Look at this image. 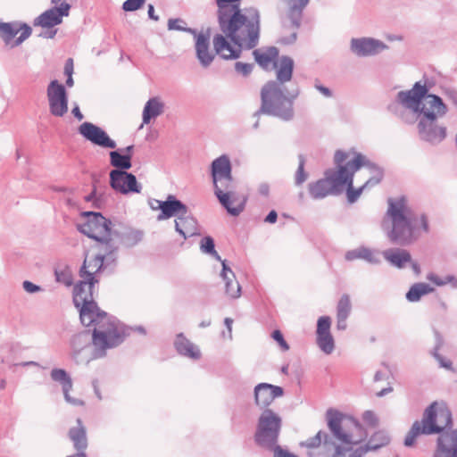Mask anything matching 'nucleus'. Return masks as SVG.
<instances>
[{"label":"nucleus","mask_w":457,"mask_h":457,"mask_svg":"<svg viewBox=\"0 0 457 457\" xmlns=\"http://www.w3.org/2000/svg\"><path fill=\"white\" fill-rule=\"evenodd\" d=\"M57 280L62 282L66 286H71L72 283L71 276L65 272H56Z\"/></svg>","instance_id":"51"},{"label":"nucleus","mask_w":457,"mask_h":457,"mask_svg":"<svg viewBox=\"0 0 457 457\" xmlns=\"http://www.w3.org/2000/svg\"><path fill=\"white\" fill-rule=\"evenodd\" d=\"M51 378L54 381H58L62 384V391L64 394V397L67 402L76 404V405H82L83 402L76 399H72L69 395V391L72 388V383L71 378L68 377L66 371L62 369H54L51 372Z\"/></svg>","instance_id":"32"},{"label":"nucleus","mask_w":457,"mask_h":457,"mask_svg":"<svg viewBox=\"0 0 457 457\" xmlns=\"http://www.w3.org/2000/svg\"><path fill=\"white\" fill-rule=\"evenodd\" d=\"M283 389L280 386L267 383L258 384L254 387V400L257 406L268 407L277 397L283 395Z\"/></svg>","instance_id":"26"},{"label":"nucleus","mask_w":457,"mask_h":457,"mask_svg":"<svg viewBox=\"0 0 457 457\" xmlns=\"http://www.w3.org/2000/svg\"><path fill=\"white\" fill-rule=\"evenodd\" d=\"M363 258V259H366L368 261H371L372 260V253L367 249H361L357 252H352V253H348L347 255H346V258L348 260H353L354 258Z\"/></svg>","instance_id":"46"},{"label":"nucleus","mask_w":457,"mask_h":457,"mask_svg":"<svg viewBox=\"0 0 457 457\" xmlns=\"http://www.w3.org/2000/svg\"><path fill=\"white\" fill-rule=\"evenodd\" d=\"M195 53L200 63L207 67L214 59V54L210 50L209 37L204 34H198L195 38Z\"/></svg>","instance_id":"30"},{"label":"nucleus","mask_w":457,"mask_h":457,"mask_svg":"<svg viewBox=\"0 0 457 457\" xmlns=\"http://www.w3.org/2000/svg\"><path fill=\"white\" fill-rule=\"evenodd\" d=\"M66 84L69 86V87H71L73 85V79H72V76L71 77H68V79L66 81Z\"/></svg>","instance_id":"64"},{"label":"nucleus","mask_w":457,"mask_h":457,"mask_svg":"<svg viewBox=\"0 0 457 457\" xmlns=\"http://www.w3.org/2000/svg\"><path fill=\"white\" fill-rule=\"evenodd\" d=\"M201 250L204 253H207L209 254H212L213 257H215L219 261H222L220 259V256L218 254V253L214 249V241L210 237H205L201 241Z\"/></svg>","instance_id":"43"},{"label":"nucleus","mask_w":457,"mask_h":457,"mask_svg":"<svg viewBox=\"0 0 457 457\" xmlns=\"http://www.w3.org/2000/svg\"><path fill=\"white\" fill-rule=\"evenodd\" d=\"M175 345L178 352L185 356L198 359L201 355L198 348L182 336L177 337Z\"/></svg>","instance_id":"38"},{"label":"nucleus","mask_w":457,"mask_h":457,"mask_svg":"<svg viewBox=\"0 0 457 457\" xmlns=\"http://www.w3.org/2000/svg\"><path fill=\"white\" fill-rule=\"evenodd\" d=\"M64 73L68 77H71L73 73V60L71 58H69L65 63L64 66Z\"/></svg>","instance_id":"54"},{"label":"nucleus","mask_w":457,"mask_h":457,"mask_svg":"<svg viewBox=\"0 0 457 457\" xmlns=\"http://www.w3.org/2000/svg\"><path fill=\"white\" fill-rule=\"evenodd\" d=\"M437 119L428 120H419L417 124L418 132L421 139L431 144L442 142L446 137V128L438 125Z\"/></svg>","instance_id":"20"},{"label":"nucleus","mask_w":457,"mask_h":457,"mask_svg":"<svg viewBox=\"0 0 457 457\" xmlns=\"http://www.w3.org/2000/svg\"><path fill=\"white\" fill-rule=\"evenodd\" d=\"M451 425L452 413L447 405L444 402H434L425 410L422 420L413 423L404 445L411 446L418 436L438 434Z\"/></svg>","instance_id":"6"},{"label":"nucleus","mask_w":457,"mask_h":457,"mask_svg":"<svg viewBox=\"0 0 457 457\" xmlns=\"http://www.w3.org/2000/svg\"><path fill=\"white\" fill-rule=\"evenodd\" d=\"M153 209L161 211L157 219L159 220L170 219L173 216H180L187 213V208L173 195H169L166 201L154 200L151 204Z\"/></svg>","instance_id":"23"},{"label":"nucleus","mask_w":457,"mask_h":457,"mask_svg":"<svg viewBox=\"0 0 457 457\" xmlns=\"http://www.w3.org/2000/svg\"><path fill=\"white\" fill-rule=\"evenodd\" d=\"M176 230L183 236L184 238L192 237L197 233L196 220L187 214L180 215L175 220Z\"/></svg>","instance_id":"34"},{"label":"nucleus","mask_w":457,"mask_h":457,"mask_svg":"<svg viewBox=\"0 0 457 457\" xmlns=\"http://www.w3.org/2000/svg\"><path fill=\"white\" fill-rule=\"evenodd\" d=\"M214 194L229 214L237 216L244 211L246 197L237 191L235 183L215 190Z\"/></svg>","instance_id":"14"},{"label":"nucleus","mask_w":457,"mask_h":457,"mask_svg":"<svg viewBox=\"0 0 457 457\" xmlns=\"http://www.w3.org/2000/svg\"><path fill=\"white\" fill-rule=\"evenodd\" d=\"M281 418L272 410H265L258 420L255 441L261 446L273 449L277 445L281 428Z\"/></svg>","instance_id":"11"},{"label":"nucleus","mask_w":457,"mask_h":457,"mask_svg":"<svg viewBox=\"0 0 457 457\" xmlns=\"http://www.w3.org/2000/svg\"><path fill=\"white\" fill-rule=\"evenodd\" d=\"M278 218V214L275 211L270 212V213L265 218V221L269 223H275Z\"/></svg>","instance_id":"55"},{"label":"nucleus","mask_w":457,"mask_h":457,"mask_svg":"<svg viewBox=\"0 0 457 457\" xmlns=\"http://www.w3.org/2000/svg\"><path fill=\"white\" fill-rule=\"evenodd\" d=\"M448 97L451 102L457 106V92H450L448 93Z\"/></svg>","instance_id":"57"},{"label":"nucleus","mask_w":457,"mask_h":457,"mask_svg":"<svg viewBox=\"0 0 457 457\" xmlns=\"http://www.w3.org/2000/svg\"><path fill=\"white\" fill-rule=\"evenodd\" d=\"M399 102L417 113V120H428L443 117L447 107L442 99L436 95H428V88L420 82L415 83L412 89L398 93Z\"/></svg>","instance_id":"5"},{"label":"nucleus","mask_w":457,"mask_h":457,"mask_svg":"<svg viewBox=\"0 0 457 457\" xmlns=\"http://www.w3.org/2000/svg\"><path fill=\"white\" fill-rule=\"evenodd\" d=\"M92 322L87 327H93L92 345L94 347L91 359L105 356L106 351L120 345L127 337L125 327L101 311L90 317Z\"/></svg>","instance_id":"4"},{"label":"nucleus","mask_w":457,"mask_h":457,"mask_svg":"<svg viewBox=\"0 0 457 457\" xmlns=\"http://www.w3.org/2000/svg\"><path fill=\"white\" fill-rule=\"evenodd\" d=\"M23 288L28 293H35L39 290V287L29 281L23 282Z\"/></svg>","instance_id":"53"},{"label":"nucleus","mask_w":457,"mask_h":457,"mask_svg":"<svg viewBox=\"0 0 457 457\" xmlns=\"http://www.w3.org/2000/svg\"><path fill=\"white\" fill-rule=\"evenodd\" d=\"M221 277L225 281V292L230 298H238L241 295V287L236 279L234 272L227 266L226 261H221Z\"/></svg>","instance_id":"31"},{"label":"nucleus","mask_w":457,"mask_h":457,"mask_svg":"<svg viewBox=\"0 0 457 457\" xmlns=\"http://www.w3.org/2000/svg\"><path fill=\"white\" fill-rule=\"evenodd\" d=\"M316 88L322 94L324 95L325 96L327 97H329L331 96V92L330 90L326 87H323V86H316Z\"/></svg>","instance_id":"56"},{"label":"nucleus","mask_w":457,"mask_h":457,"mask_svg":"<svg viewBox=\"0 0 457 457\" xmlns=\"http://www.w3.org/2000/svg\"><path fill=\"white\" fill-rule=\"evenodd\" d=\"M110 183L115 191L121 194L139 193L141 189L136 177L125 170H112L110 173Z\"/></svg>","instance_id":"18"},{"label":"nucleus","mask_w":457,"mask_h":457,"mask_svg":"<svg viewBox=\"0 0 457 457\" xmlns=\"http://www.w3.org/2000/svg\"><path fill=\"white\" fill-rule=\"evenodd\" d=\"M290 8L291 15L300 14L302 10L307 5L309 0H287Z\"/></svg>","instance_id":"45"},{"label":"nucleus","mask_w":457,"mask_h":457,"mask_svg":"<svg viewBox=\"0 0 457 457\" xmlns=\"http://www.w3.org/2000/svg\"><path fill=\"white\" fill-rule=\"evenodd\" d=\"M392 390H393L392 387L385 388V389H382L381 391L378 392L377 395H378V396H383L386 393L391 392Z\"/></svg>","instance_id":"62"},{"label":"nucleus","mask_w":457,"mask_h":457,"mask_svg":"<svg viewBox=\"0 0 457 457\" xmlns=\"http://www.w3.org/2000/svg\"><path fill=\"white\" fill-rule=\"evenodd\" d=\"M275 69L277 79L281 83L287 82L292 78L294 61L288 56H282L278 61Z\"/></svg>","instance_id":"35"},{"label":"nucleus","mask_w":457,"mask_h":457,"mask_svg":"<svg viewBox=\"0 0 457 457\" xmlns=\"http://www.w3.org/2000/svg\"><path fill=\"white\" fill-rule=\"evenodd\" d=\"M68 437L71 442L75 452L68 454L66 457H88L87 453L88 447L87 428L80 419L77 420L76 427L69 429Z\"/></svg>","instance_id":"19"},{"label":"nucleus","mask_w":457,"mask_h":457,"mask_svg":"<svg viewBox=\"0 0 457 457\" xmlns=\"http://www.w3.org/2000/svg\"><path fill=\"white\" fill-rule=\"evenodd\" d=\"M383 254L386 261L398 268H403L405 263L411 262V255L405 250L389 249Z\"/></svg>","instance_id":"37"},{"label":"nucleus","mask_w":457,"mask_h":457,"mask_svg":"<svg viewBox=\"0 0 457 457\" xmlns=\"http://www.w3.org/2000/svg\"><path fill=\"white\" fill-rule=\"evenodd\" d=\"M232 324H233V320L232 319H230V318H226L225 319V325L228 328L229 333L231 332V329H232Z\"/></svg>","instance_id":"61"},{"label":"nucleus","mask_w":457,"mask_h":457,"mask_svg":"<svg viewBox=\"0 0 457 457\" xmlns=\"http://www.w3.org/2000/svg\"><path fill=\"white\" fill-rule=\"evenodd\" d=\"M154 6H153L152 4H149V6H148V14H149V16H150V18H152L153 20L157 21V20H158V17H157V16H154Z\"/></svg>","instance_id":"60"},{"label":"nucleus","mask_w":457,"mask_h":457,"mask_svg":"<svg viewBox=\"0 0 457 457\" xmlns=\"http://www.w3.org/2000/svg\"><path fill=\"white\" fill-rule=\"evenodd\" d=\"M183 23V21L180 19H170L168 21V28L169 29H176V30H182L184 28L180 25Z\"/></svg>","instance_id":"52"},{"label":"nucleus","mask_w":457,"mask_h":457,"mask_svg":"<svg viewBox=\"0 0 457 457\" xmlns=\"http://www.w3.org/2000/svg\"><path fill=\"white\" fill-rule=\"evenodd\" d=\"M331 319L328 316H321L317 321V345L326 354H330L335 348L334 338L330 333Z\"/></svg>","instance_id":"24"},{"label":"nucleus","mask_w":457,"mask_h":457,"mask_svg":"<svg viewBox=\"0 0 457 457\" xmlns=\"http://www.w3.org/2000/svg\"><path fill=\"white\" fill-rule=\"evenodd\" d=\"M82 216L85 218V221L78 225L79 230L96 240L98 245H104L109 253H114L117 250V245L113 240L112 222L100 212H85Z\"/></svg>","instance_id":"8"},{"label":"nucleus","mask_w":457,"mask_h":457,"mask_svg":"<svg viewBox=\"0 0 457 457\" xmlns=\"http://www.w3.org/2000/svg\"><path fill=\"white\" fill-rule=\"evenodd\" d=\"M412 268H413L414 271H415L417 274H419V273L420 272V267H419V265H418L417 263H413V264H412Z\"/></svg>","instance_id":"63"},{"label":"nucleus","mask_w":457,"mask_h":457,"mask_svg":"<svg viewBox=\"0 0 457 457\" xmlns=\"http://www.w3.org/2000/svg\"><path fill=\"white\" fill-rule=\"evenodd\" d=\"M112 253H109L108 249L104 247V245H97L87 253L79 271L80 278L87 279L90 284L98 283V277L104 266V260Z\"/></svg>","instance_id":"13"},{"label":"nucleus","mask_w":457,"mask_h":457,"mask_svg":"<svg viewBox=\"0 0 457 457\" xmlns=\"http://www.w3.org/2000/svg\"><path fill=\"white\" fill-rule=\"evenodd\" d=\"M31 28L26 23L0 22V37L11 47L21 44L31 35Z\"/></svg>","instance_id":"15"},{"label":"nucleus","mask_w":457,"mask_h":457,"mask_svg":"<svg viewBox=\"0 0 457 457\" xmlns=\"http://www.w3.org/2000/svg\"><path fill=\"white\" fill-rule=\"evenodd\" d=\"M334 162L336 169L326 170L323 179L309 185L310 195L314 199L346 189L349 203H354L365 187L381 181V170L359 152L338 150L335 153Z\"/></svg>","instance_id":"1"},{"label":"nucleus","mask_w":457,"mask_h":457,"mask_svg":"<svg viewBox=\"0 0 457 457\" xmlns=\"http://www.w3.org/2000/svg\"><path fill=\"white\" fill-rule=\"evenodd\" d=\"M328 425L337 439L352 451L364 437L361 426L352 417L339 411H328Z\"/></svg>","instance_id":"7"},{"label":"nucleus","mask_w":457,"mask_h":457,"mask_svg":"<svg viewBox=\"0 0 457 457\" xmlns=\"http://www.w3.org/2000/svg\"><path fill=\"white\" fill-rule=\"evenodd\" d=\"M427 279L436 287L451 285L453 287H457V277L453 275H447L442 278L433 272H430L427 275Z\"/></svg>","instance_id":"42"},{"label":"nucleus","mask_w":457,"mask_h":457,"mask_svg":"<svg viewBox=\"0 0 457 457\" xmlns=\"http://www.w3.org/2000/svg\"><path fill=\"white\" fill-rule=\"evenodd\" d=\"M235 69L238 73L246 76L252 71L253 64L238 62L235 64Z\"/></svg>","instance_id":"49"},{"label":"nucleus","mask_w":457,"mask_h":457,"mask_svg":"<svg viewBox=\"0 0 457 457\" xmlns=\"http://www.w3.org/2000/svg\"><path fill=\"white\" fill-rule=\"evenodd\" d=\"M433 291L434 288L426 283H416L406 294V298L410 302H417L422 295L432 293Z\"/></svg>","instance_id":"40"},{"label":"nucleus","mask_w":457,"mask_h":457,"mask_svg":"<svg viewBox=\"0 0 457 457\" xmlns=\"http://www.w3.org/2000/svg\"><path fill=\"white\" fill-rule=\"evenodd\" d=\"M50 112L53 115L62 117L68 111V99L64 87L53 80L47 88Z\"/></svg>","instance_id":"16"},{"label":"nucleus","mask_w":457,"mask_h":457,"mask_svg":"<svg viewBox=\"0 0 457 457\" xmlns=\"http://www.w3.org/2000/svg\"><path fill=\"white\" fill-rule=\"evenodd\" d=\"M255 62L265 71H273L279 60V51L275 46H264L253 52Z\"/></svg>","instance_id":"27"},{"label":"nucleus","mask_w":457,"mask_h":457,"mask_svg":"<svg viewBox=\"0 0 457 457\" xmlns=\"http://www.w3.org/2000/svg\"><path fill=\"white\" fill-rule=\"evenodd\" d=\"M231 163L228 156L221 155L212 163V178L214 191L234 184Z\"/></svg>","instance_id":"17"},{"label":"nucleus","mask_w":457,"mask_h":457,"mask_svg":"<svg viewBox=\"0 0 457 457\" xmlns=\"http://www.w3.org/2000/svg\"><path fill=\"white\" fill-rule=\"evenodd\" d=\"M353 51L358 55H371L386 48V45L372 38L353 39L351 44Z\"/></svg>","instance_id":"29"},{"label":"nucleus","mask_w":457,"mask_h":457,"mask_svg":"<svg viewBox=\"0 0 457 457\" xmlns=\"http://www.w3.org/2000/svg\"><path fill=\"white\" fill-rule=\"evenodd\" d=\"M70 9L71 5L66 2H62L59 7L51 8L40 14L35 19L33 25L46 29L59 25L62 23V18L69 15Z\"/></svg>","instance_id":"21"},{"label":"nucleus","mask_w":457,"mask_h":457,"mask_svg":"<svg viewBox=\"0 0 457 457\" xmlns=\"http://www.w3.org/2000/svg\"><path fill=\"white\" fill-rule=\"evenodd\" d=\"M301 445L309 449L310 457H345L347 453L352 452L348 446L337 443L323 431L302 442Z\"/></svg>","instance_id":"10"},{"label":"nucleus","mask_w":457,"mask_h":457,"mask_svg":"<svg viewBox=\"0 0 457 457\" xmlns=\"http://www.w3.org/2000/svg\"><path fill=\"white\" fill-rule=\"evenodd\" d=\"M94 286L82 278L74 287L73 303L79 309V319L84 326H88L92 322L90 317L102 311L93 301Z\"/></svg>","instance_id":"12"},{"label":"nucleus","mask_w":457,"mask_h":457,"mask_svg":"<svg viewBox=\"0 0 457 457\" xmlns=\"http://www.w3.org/2000/svg\"><path fill=\"white\" fill-rule=\"evenodd\" d=\"M386 217L392 223L389 237L394 243L409 244L418 237L420 231H428L427 217L425 215L415 217L404 197L388 199Z\"/></svg>","instance_id":"3"},{"label":"nucleus","mask_w":457,"mask_h":457,"mask_svg":"<svg viewBox=\"0 0 457 457\" xmlns=\"http://www.w3.org/2000/svg\"><path fill=\"white\" fill-rule=\"evenodd\" d=\"M434 457H457V430L442 434L438 437Z\"/></svg>","instance_id":"28"},{"label":"nucleus","mask_w":457,"mask_h":457,"mask_svg":"<svg viewBox=\"0 0 457 457\" xmlns=\"http://www.w3.org/2000/svg\"><path fill=\"white\" fill-rule=\"evenodd\" d=\"M390 442V437L387 432L384 429H380L376 431L373 435L370 436L368 443L367 449L368 450H377L378 448L384 447L387 445Z\"/></svg>","instance_id":"39"},{"label":"nucleus","mask_w":457,"mask_h":457,"mask_svg":"<svg viewBox=\"0 0 457 457\" xmlns=\"http://www.w3.org/2000/svg\"><path fill=\"white\" fill-rule=\"evenodd\" d=\"M364 424L370 428H376L379 424V419L373 411H366L362 414Z\"/></svg>","instance_id":"44"},{"label":"nucleus","mask_w":457,"mask_h":457,"mask_svg":"<svg viewBox=\"0 0 457 457\" xmlns=\"http://www.w3.org/2000/svg\"><path fill=\"white\" fill-rule=\"evenodd\" d=\"M272 338L278 343L284 351H287L289 349L288 345L285 341L283 335L279 330H274L272 332Z\"/></svg>","instance_id":"50"},{"label":"nucleus","mask_w":457,"mask_h":457,"mask_svg":"<svg viewBox=\"0 0 457 457\" xmlns=\"http://www.w3.org/2000/svg\"><path fill=\"white\" fill-rule=\"evenodd\" d=\"M163 112V104L158 97L149 99L143 111V123L148 124L153 118H156Z\"/></svg>","instance_id":"36"},{"label":"nucleus","mask_w":457,"mask_h":457,"mask_svg":"<svg viewBox=\"0 0 457 457\" xmlns=\"http://www.w3.org/2000/svg\"><path fill=\"white\" fill-rule=\"evenodd\" d=\"M219 25L229 39L246 49L258 44L260 37V15L256 10H242L237 4L223 7L218 12Z\"/></svg>","instance_id":"2"},{"label":"nucleus","mask_w":457,"mask_h":457,"mask_svg":"<svg viewBox=\"0 0 457 457\" xmlns=\"http://www.w3.org/2000/svg\"><path fill=\"white\" fill-rule=\"evenodd\" d=\"M110 161L111 164L118 169L128 170L131 167L130 154H120L117 151H112L110 153Z\"/></svg>","instance_id":"41"},{"label":"nucleus","mask_w":457,"mask_h":457,"mask_svg":"<svg viewBox=\"0 0 457 457\" xmlns=\"http://www.w3.org/2000/svg\"><path fill=\"white\" fill-rule=\"evenodd\" d=\"M262 111L288 120L292 116V103L281 91L278 83L268 82L262 90Z\"/></svg>","instance_id":"9"},{"label":"nucleus","mask_w":457,"mask_h":457,"mask_svg":"<svg viewBox=\"0 0 457 457\" xmlns=\"http://www.w3.org/2000/svg\"><path fill=\"white\" fill-rule=\"evenodd\" d=\"M79 131L85 138L95 145L104 148L113 149L116 147L115 142L109 137L104 130L90 122L82 123Z\"/></svg>","instance_id":"22"},{"label":"nucleus","mask_w":457,"mask_h":457,"mask_svg":"<svg viewBox=\"0 0 457 457\" xmlns=\"http://www.w3.org/2000/svg\"><path fill=\"white\" fill-rule=\"evenodd\" d=\"M228 39L224 33L216 34L212 39L215 53L223 59H237L244 47Z\"/></svg>","instance_id":"25"},{"label":"nucleus","mask_w":457,"mask_h":457,"mask_svg":"<svg viewBox=\"0 0 457 457\" xmlns=\"http://www.w3.org/2000/svg\"><path fill=\"white\" fill-rule=\"evenodd\" d=\"M307 179V173L304 170V161L301 160L295 173V182L300 185Z\"/></svg>","instance_id":"48"},{"label":"nucleus","mask_w":457,"mask_h":457,"mask_svg":"<svg viewBox=\"0 0 457 457\" xmlns=\"http://www.w3.org/2000/svg\"><path fill=\"white\" fill-rule=\"evenodd\" d=\"M72 113L74 114L75 117L78 118V120H81L83 119V115L82 113L80 112L79 107H75L73 108L72 110Z\"/></svg>","instance_id":"59"},{"label":"nucleus","mask_w":457,"mask_h":457,"mask_svg":"<svg viewBox=\"0 0 457 457\" xmlns=\"http://www.w3.org/2000/svg\"><path fill=\"white\" fill-rule=\"evenodd\" d=\"M259 192L263 195H267L269 193V186L266 184H262L259 187Z\"/></svg>","instance_id":"58"},{"label":"nucleus","mask_w":457,"mask_h":457,"mask_svg":"<svg viewBox=\"0 0 457 457\" xmlns=\"http://www.w3.org/2000/svg\"><path fill=\"white\" fill-rule=\"evenodd\" d=\"M145 0H127L123 4V10L126 12H132L139 9L144 4Z\"/></svg>","instance_id":"47"},{"label":"nucleus","mask_w":457,"mask_h":457,"mask_svg":"<svg viewBox=\"0 0 457 457\" xmlns=\"http://www.w3.org/2000/svg\"><path fill=\"white\" fill-rule=\"evenodd\" d=\"M352 309L351 299L348 295H343L337 306V327L338 329H345L346 320L350 315Z\"/></svg>","instance_id":"33"}]
</instances>
